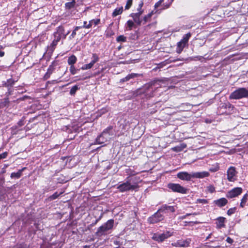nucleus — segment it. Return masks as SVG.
I'll return each instance as SVG.
<instances>
[{
    "label": "nucleus",
    "instance_id": "nucleus-1",
    "mask_svg": "<svg viewBox=\"0 0 248 248\" xmlns=\"http://www.w3.org/2000/svg\"><path fill=\"white\" fill-rule=\"evenodd\" d=\"M157 83V81H152L146 84H145L142 88L138 89L134 93V95L135 96H142V98L145 97L149 98L153 96V93L155 91V89L153 86L155 85Z\"/></svg>",
    "mask_w": 248,
    "mask_h": 248
},
{
    "label": "nucleus",
    "instance_id": "nucleus-2",
    "mask_svg": "<svg viewBox=\"0 0 248 248\" xmlns=\"http://www.w3.org/2000/svg\"><path fill=\"white\" fill-rule=\"evenodd\" d=\"M135 180L134 177H127L125 182L118 185L117 189L122 193L129 191H138L139 185L135 182Z\"/></svg>",
    "mask_w": 248,
    "mask_h": 248
},
{
    "label": "nucleus",
    "instance_id": "nucleus-3",
    "mask_svg": "<svg viewBox=\"0 0 248 248\" xmlns=\"http://www.w3.org/2000/svg\"><path fill=\"white\" fill-rule=\"evenodd\" d=\"M210 173L208 171L192 172L182 171L177 173V177L184 181H190L192 178H203L209 176Z\"/></svg>",
    "mask_w": 248,
    "mask_h": 248
},
{
    "label": "nucleus",
    "instance_id": "nucleus-4",
    "mask_svg": "<svg viewBox=\"0 0 248 248\" xmlns=\"http://www.w3.org/2000/svg\"><path fill=\"white\" fill-rule=\"evenodd\" d=\"M115 132L113 129V126H109L106 128L102 133L98 136L95 140L96 144H101L109 141L114 136Z\"/></svg>",
    "mask_w": 248,
    "mask_h": 248
},
{
    "label": "nucleus",
    "instance_id": "nucleus-5",
    "mask_svg": "<svg viewBox=\"0 0 248 248\" xmlns=\"http://www.w3.org/2000/svg\"><path fill=\"white\" fill-rule=\"evenodd\" d=\"M114 226V220L110 219L99 227L95 234L97 237L106 235L110 233Z\"/></svg>",
    "mask_w": 248,
    "mask_h": 248
},
{
    "label": "nucleus",
    "instance_id": "nucleus-6",
    "mask_svg": "<svg viewBox=\"0 0 248 248\" xmlns=\"http://www.w3.org/2000/svg\"><path fill=\"white\" fill-rule=\"evenodd\" d=\"M173 234V232L171 230L164 231L163 232H156L153 234L152 239L158 243H161L171 236Z\"/></svg>",
    "mask_w": 248,
    "mask_h": 248
},
{
    "label": "nucleus",
    "instance_id": "nucleus-7",
    "mask_svg": "<svg viewBox=\"0 0 248 248\" xmlns=\"http://www.w3.org/2000/svg\"><path fill=\"white\" fill-rule=\"evenodd\" d=\"M248 97V90L245 88H240L231 93L229 96L230 99H239Z\"/></svg>",
    "mask_w": 248,
    "mask_h": 248
},
{
    "label": "nucleus",
    "instance_id": "nucleus-8",
    "mask_svg": "<svg viewBox=\"0 0 248 248\" xmlns=\"http://www.w3.org/2000/svg\"><path fill=\"white\" fill-rule=\"evenodd\" d=\"M164 216L163 213L159 208L156 213L150 217L147 220L150 224H155L161 221L164 220Z\"/></svg>",
    "mask_w": 248,
    "mask_h": 248
},
{
    "label": "nucleus",
    "instance_id": "nucleus-9",
    "mask_svg": "<svg viewBox=\"0 0 248 248\" xmlns=\"http://www.w3.org/2000/svg\"><path fill=\"white\" fill-rule=\"evenodd\" d=\"M168 187L173 192H178L182 194L186 193L187 189L178 184L170 183L168 185Z\"/></svg>",
    "mask_w": 248,
    "mask_h": 248
},
{
    "label": "nucleus",
    "instance_id": "nucleus-10",
    "mask_svg": "<svg viewBox=\"0 0 248 248\" xmlns=\"http://www.w3.org/2000/svg\"><path fill=\"white\" fill-rule=\"evenodd\" d=\"M236 174L235 168L234 167H230L227 170V179L230 182H234L236 180Z\"/></svg>",
    "mask_w": 248,
    "mask_h": 248
},
{
    "label": "nucleus",
    "instance_id": "nucleus-11",
    "mask_svg": "<svg viewBox=\"0 0 248 248\" xmlns=\"http://www.w3.org/2000/svg\"><path fill=\"white\" fill-rule=\"evenodd\" d=\"M242 192V188L235 187L228 191L226 194V197L228 198H233L240 195Z\"/></svg>",
    "mask_w": 248,
    "mask_h": 248
},
{
    "label": "nucleus",
    "instance_id": "nucleus-12",
    "mask_svg": "<svg viewBox=\"0 0 248 248\" xmlns=\"http://www.w3.org/2000/svg\"><path fill=\"white\" fill-rule=\"evenodd\" d=\"M92 59V60L89 63L85 64L81 67V69L82 70L91 69L93 66L94 63L99 61V57L97 56V55L95 53L93 54Z\"/></svg>",
    "mask_w": 248,
    "mask_h": 248
},
{
    "label": "nucleus",
    "instance_id": "nucleus-13",
    "mask_svg": "<svg viewBox=\"0 0 248 248\" xmlns=\"http://www.w3.org/2000/svg\"><path fill=\"white\" fill-rule=\"evenodd\" d=\"M190 243V240L189 239L186 240H179L176 242L172 243V245L176 247H187Z\"/></svg>",
    "mask_w": 248,
    "mask_h": 248
},
{
    "label": "nucleus",
    "instance_id": "nucleus-14",
    "mask_svg": "<svg viewBox=\"0 0 248 248\" xmlns=\"http://www.w3.org/2000/svg\"><path fill=\"white\" fill-rule=\"evenodd\" d=\"M133 19L134 23L137 25V26H140L141 25L142 23V19L141 18V15L140 13H131L130 16Z\"/></svg>",
    "mask_w": 248,
    "mask_h": 248
},
{
    "label": "nucleus",
    "instance_id": "nucleus-15",
    "mask_svg": "<svg viewBox=\"0 0 248 248\" xmlns=\"http://www.w3.org/2000/svg\"><path fill=\"white\" fill-rule=\"evenodd\" d=\"M64 29L62 26H59L57 28L56 31L54 33V40L59 42L62 38V34L64 33Z\"/></svg>",
    "mask_w": 248,
    "mask_h": 248
},
{
    "label": "nucleus",
    "instance_id": "nucleus-16",
    "mask_svg": "<svg viewBox=\"0 0 248 248\" xmlns=\"http://www.w3.org/2000/svg\"><path fill=\"white\" fill-rule=\"evenodd\" d=\"M176 206H170L167 204H163L160 208L163 214L169 212L173 213L175 212Z\"/></svg>",
    "mask_w": 248,
    "mask_h": 248
},
{
    "label": "nucleus",
    "instance_id": "nucleus-17",
    "mask_svg": "<svg viewBox=\"0 0 248 248\" xmlns=\"http://www.w3.org/2000/svg\"><path fill=\"white\" fill-rule=\"evenodd\" d=\"M140 77H142V74L131 73V74H128L125 78L121 79L120 80V83H124V82L129 81L131 79H133V78Z\"/></svg>",
    "mask_w": 248,
    "mask_h": 248
},
{
    "label": "nucleus",
    "instance_id": "nucleus-18",
    "mask_svg": "<svg viewBox=\"0 0 248 248\" xmlns=\"http://www.w3.org/2000/svg\"><path fill=\"white\" fill-rule=\"evenodd\" d=\"M100 22V20L99 19H95L91 20L89 21V24H87V21H84L83 22V25L82 26L83 28L89 29L93 25L96 26L98 25Z\"/></svg>",
    "mask_w": 248,
    "mask_h": 248
},
{
    "label": "nucleus",
    "instance_id": "nucleus-19",
    "mask_svg": "<svg viewBox=\"0 0 248 248\" xmlns=\"http://www.w3.org/2000/svg\"><path fill=\"white\" fill-rule=\"evenodd\" d=\"M228 203V200L225 198H221L214 201V203L219 207H222Z\"/></svg>",
    "mask_w": 248,
    "mask_h": 248
},
{
    "label": "nucleus",
    "instance_id": "nucleus-20",
    "mask_svg": "<svg viewBox=\"0 0 248 248\" xmlns=\"http://www.w3.org/2000/svg\"><path fill=\"white\" fill-rule=\"evenodd\" d=\"M191 33L190 32L187 33L186 34H185L182 38V39L177 44H179V45H182L184 46H186L187 45V42L188 41V40L189 38L191 37Z\"/></svg>",
    "mask_w": 248,
    "mask_h": 248
},
{
    "label": "nucleus",
    "instance_id": "nucleus-21",
    "mask_svg": "<svg viewBox=\"0 0 248 248\" xmlns=\"http://www.w3.org/2000/svg\"><path fill=\"white\" fill-rule=\"evenodd\" d=\"M173 0H171V1L168 4L163 3V5H162V3L163 2V0H160L155 4V8H158L159 6H161V9L168 8L170 6V5H171V3Z\"/></svg>",
    "mask_w": 248,
    "mask_h": 248
},
{
    "label": "nucleus",
    "instance_id": "nucleus-22",
    "mask_svg": "<svg viewBox=\"0 0 248 248\" xmlns=\"http://www.w3.org/2000/svg\"><path fill=\"white\" fill-rule=\"evenodd\" d=\"M2 83H3V84H2L3 86L7 87L8 88V93L10 94V88L12 86V85L14 84L15 81L10 78L7 79L6 82L3 81Z\"/></svg>",
    "mask_w": 248,
    "mask_h": 248
},
{
    "label": "nucleus",
    "instance_id": "nucleus-23",
    "mask_svg": "<svg viewBox=\"0 0 248 248\" xmlns=\"http://www.w3.org/2000/svg\"><path fill=\"white\" fill-rule=\"evenodd\" d=\"M12 63H13L12 62H10L9 65H1V72L2 71L5 72L6 73L5 74L6 75L9 74V76L11 77V72L9 69Z\"/></svg>",
    "mask_w": 248,
    "mask_h": 248
},
{
    "label": "nucleus",
    "instance_id": "nucleus-24",
    "mask_svg": "<svg viewBox=\"0 0 248 248\" xmlns=\"http://www.w3.org/2000/svg\"><path fill=\"white\" fill-rule=\"evenodd\" d=\"M25 169V168H22L21 170H18L17 172H13L11 174L10 177L12 179H18L19 178L21 175L22 171Z\"/></svg>",
    "mask_w": 248,
    "mask_h": 248
},
{
    "label": "nucleus",
    "instance_id": "nucleus-25",
    "mask_svg": "<svg viewBox=\"0 0 248 248\" xmlns=\"http://www.w3.org/2000/svg\"><path fill=\"white\" fill-rule=\"evenodd\" d=\"M226 218L224 217H218L217 218V225L218 228H221L224 226V222Z\"/></svg>",
    "mask_w": 248,
    "mask_h": 248
},
{
    "label": "nucleus",
    "instance_id": "nucleus-26",
    "mask_svg": "<svg viewBox=\"0 0 248 248\" xmlns=\"http://www.w3.org/2000/svg\"><path fill=\"white\" fill-rule=\"evenodd\" d=\"M123 11V7L122 6L120 8H116L112 14L113 17H116V16L122 14Z\"/></svg>",
    "mask_w": 248,
    "mask_h": 248
},
{
    "label": "nucleus",
    "instance_id": "nucleus-27",
    "mask_svg": "<svg viewBox=\"0 0 248 248\" xmlns=\"http://www.w3.org/2000/svg\"><path fill=\"white\" fill-rule=\"evenodd\" d=\"M126 25L128 30L129 31L131 30L133 28H136L137 27V25L134 23V22L131 20H129L127 21Z\"/></svg>",
    "mask_w": 248,
    "mask_h": 248
},
{
    "label": "nucleus",
    "instance_id": "nucleus-28",
    "mask_svg": "<svg viewBox=\"0 0 248 248\" xmlns=\"http://www.w3.org/2000/svg\"><path fill=\"white\" fill-rule=\"evenodd\" d=\"M77 60V59L75 55H73L68 58L67 62L68 64L70 65V66L74 65V64H75Z\"/></svg>",
    "mask_w": 248,
    "mask_h": 248
},
{
    "label": "nucleus",
    "instance_id": "nucleus-29",
    "mask_svg": "<svg viewBox=\"0 0 248 248\" xmlns=\"http://www.w3.org/2000/svg\"><path fill=\"white\" fill-rule=\"evenodd\" d=\"M248 194H246L243 196V198H242V199L241 200V203L240 204V207L243 208L245 206L246 203L248 201Z\"/></svg>",
    "mask_w": 248,
    "mask_h": 248
},
{
    "label": "nucleus",
    "instance_id": "nucleus-30",
    "mask_svg": "<svg viewBox=\"0 0 248 248\" xmlns=\"http://www.w3.org/2000/svg\"><path fill=\"white\" fill-rule=\"evenodd\" d=\"M153 15V12L149 13L148 15L145 16L143 17V19L142 20L143 24H146L147 22H148L150 18H151L152 16Z\"/></svg>",
    "mask_w": 248,
    "mask_h": 248
},
{
    "label": "nucleus",
    "instance_id": "nucleus-31",
    "mask_svg": "<svg viewBox=\"0 0 248 248\" xmlns=\"http://www.w3.org/2000/svg\"><path fill=\"white\" fill-rule=\"evenodd\" d=\"M75 1L66 2L65 4V7L66 9L70 10L71 8L74 7L75 5Z\"/></svg>",
    "mask_w": 248,
    "mask_h": 248
},
{
    "label": "nucleus",
    "instance_id": "nucleus-32",
    "mask_svg": "<svg viewBox=\"0 0 248 248\" xmlns=\"http://www.w3.org/2000/svg\"><path fill=\"white\" fill-rule=\"evenodd\" d=\"M63 193V192H61L60 193H58V192H56L55 193H54L53 195H52L51 196H50L49 197V199L50 200H55L57 198H58L59 197V196H60L61 195H62V194Z\"/></svg>",
    "mask_w": 248,
    "mask_h": 248
},
{
    "label": "nucleus",
    "instance_id": "nucleus-33",
    "mask_svg": "<svg viewBox=\"0 0 248 248\" xmlns=\"http://www.w3.org/2000/svg\"><path fill=\"white\" fill-rule=\"evenodd\" d=\"M82 28V27L81 26H77L75 28L74 30H73L72 34L69 36V39H72L74 38L76 34V31L78 30V29Z\"/></svg>",
    "mask_w": 248,
    "mask_h": 248
},
{
    "label": "nucleus",
    "instance_id": "nucleus-34",
    "mask_svg": "<svg viewBox=\"0 0 248 248\" xmlns=\"http://www.w3.org/2000/svg\"><path fill=\"white\" fill-rule=\"evenodd\" d=\"M79 87L78 85H75L72 87L70 91V94L71 95H74L76 93V92L79 89Z\"/></svg>",
    "mask_w": 248,
    "mask_h": 248
},
{
    "label": "nucleus",
    "instance_id": "nucleus-35",
    "mask_svg": "<svg viewBox=\"0 0 248 248\" xmlns=\"http://www.w3.org/2000/svg\"><path fill=\"white\" fill-rule=\"evenodd\" d=\"M10 119H11V117L8 116H7V113L4 112L2 114V120L3 121V123H5L6 122L9 121L10 120Z\"/></svg>",
    "mask_w": 248,
    "mask_h": 248
},
{
    "label": "nucleus",
    "instance_id": "nucleus-36",
    "mask_svg": "<svg viewBox=\"0 0 248 248\" xmlns=\"http://www.w3.org/2000/svg\"><path fill=\"white\" fill-rule=\"evenodd\" d=\"M116 40L118 42H125L126 41V37L123 35H120L118 36V37L116 39Z\"/></svg>",
    "mask_w": 248,
    "mask_h": 248
},
{
    "label": "nucleus",
    "instance_id": "nucleus-37",
    "mask_svg": "<svg viewBox=\"0 0 248 248\" xmlns=\"http://www.w3.org/2000/svg\"><path fill=\"white\" fill-rule=\"evenodd\" d=\"M208 201L206 199H198L196 200V203H202V204H207L208 203Z\"/></svg>",
    "mask_w": 248,
    "mask_h": 248
},
{
    "label": "nucleus",
    "instance_id": "nucleus-38",
    "mask_svg": "<svg viewBox=\"0 0 248 248\" xmlns=\"http://www.w3.org/2000/svg\"><path fill=\"white\" fill-rule=\"evenodd\" d=\"M133 0H127L126 1V5L125 6V9H129L132 5Z\"/></svg>",
    "mask_w": 248,
    "mask_h": 248
},
{
    "label": "nucleus",
    "instance_id": "nucleus-39",
    "mask_svg": "<svg viewBox=\"0 0 248 248\" xmlns=\"http://www.w3.org/2000/svg\"><path fill=\"white\" fill-rule=\"evenodd\" d=\"M236 210V207L231 208L229 209L227 211V214L229 216H231L233 214Z\"/></svg>",
    "mask_w": 248,
    "mask_h": 248
},
{
    "label": "nucleus",
    "instance_id": "nucleus-40",
    "mask_svg": "<svg viewBox=\"0 0 248 248\" xmlns=\"http://www.w3.org/2000/svg\"><path fill=\"white\" fill-rule=\"evenodd\" d=\"M78 70L74 65L70 66V71L72 75L76 74Z\"/></svg>",
    "mask_w": 248,
    "mask_h": 248
},
{
    "label": "nucleus",
    "instance_id": "nucleus-41",
    "mask_svg": "<svg viewBox=\"0 0 248 248\" xmlns=\"http://www.w3.org/2000/svg\"><path fill=\"white\" fill-rule=\"evenodd\" d=\"M185 47V46H184V45L183 46L179 45V44H177V48L176 52L178 53H179V54L181 53Z\"/></svg>",
    "mask_w": 248,
    "mask_h": 248
},
{
    "label": "nucleus",
    "instance_id": "nucleus-42",
    "mask_svg": "<svg viewBox=\"0 0 248 248\" xmlns=\"http://www.w3.org/2000/svg\"><path fill=\"white\" fill-rule=\"evenodd\" d=\"M221 108H233V106L230 103H228L227 104H223Z\"/></svg>",
    "mask_w": 248,
    "mask_h": 248
},
{
    "label": "nucleus",
    "instance_id": "nucleus-43",
    "mask_svg": "<svg viewBox=\"0 0 248 248\" xmlns=\"http://www.w3.org/2000/svg\"><path fill=\"white\" fill-rule=\"evenodd\" d=\"M54 69H55L54 66L52 64H51V65H49V66L47 69V72L51 74L53 73V72L54 71Z\"/></svg>",
    "mask_w": 248,
    "mask_h": 248
},
{
    "label": "nucleus",
    "instance_id": "nucleus-44",
    "mask_svg": "<svg viewBox=\"0 0 248 248\" xmlns=\"http://www.w3.org/2000/svg\"><path fill=\"white\" fill-rule=\"evenodd\" d=\"M186 147V145H185L183 148H181L179 146H176L173 148V151H176V152H180L182 151L184 148H185Z\"/></svg>",
    "mask_w": 248,
    "mask_h": 248
},
{
    "label": "nucleus",
    "instance_id": "nucleus-45",
    "mask_svg": "<svg viewBox=\"0 0 248 248\" xmlns=\"http://www.w3.org/2000/svg\"><path fill=\"white\" fill-rule=\"evenodd\" d=\"M208 190L210 193H213L215 191V188L213 186H210L208 187Z\"/></svg>",
    "mask_w": 248,
    "mask_h": 248
},
{
    "label": "nucleus",
    "instance_id": "nucleus-46",
    "mask_svg": "<svg viewBox=\"0 0 248 248\" xmlns=\"http://www.w3.org/2000/svg\"><path fill=\"white\" fill-rule=\"evenodd\" d=\"M58 42H59L58 41L54 39L51 44V46H52V47H54L55 46H57Z\"/></svg>",
    "mask_w": 248,
    "mask_h": 248
},
{
    "label": "nucleus",
    "instance_id": "nucleus-47",
    "mask_svg": "<svg viewBox=\"0 0 248 248\" xmlns=\"http://www.w3.org/2000/svg\"><path fill=\"white\" fill-rule=\"evenodd\" d=\"M226 241L227 242V243L230 244H232L233 242V240L230 238V237H228L226 239Z\"/></svg>",
    "mask_w": 248,
    "mask_h": 248
},
{
    "label": "nucleus",
    "instance_id": "nucleus-48",
    "mask_svg": "<svg viewBox=\"0 0 248 248\" xmlns=\"http://www.w3.org/2000/svg\"><path fill=\"white\" fill-rule=\"evenodd\" d=\"M138 12L137 13H140V15H141L143 13V10L142 9V8L139 7L137 8Z\"/></svg>",
    "mask_w": 248,
    "mask_h": 248
},
{
    "label": "nucleus",
    "instance_id": "nucleus-49",
    "mask_svg": "<svg viewBox=\"0 0 248 248\" xmlns=\"http://www.w3.org/2000/svg\"><path fill=\"white\" fill-rule=\"evenodd\" d=\"M9 103V101L8 100V98H5L4 99V101L3 102H2V104L4 106H7V105L8 104V103Z\"/></svg>",
    "mask_w": 248,
    "mask_h": 248
},
{
    "label": "nucleus",
    "instance_id": "nucleus-50",
    "mask_svg": "<svg viewBox=\"0 0 248 248\" xmlns=\"http://www.w3.org/2000/svg\"><path fill=\"white\" fill-rule=\"evenodd\" d=\"M7 154H8V153L6 152L1 154V159L6 158L7 157Z\"/></svg>",
    "mask_w": 248,
    "mask_h": 248
},
{
    "label": "nucleus",
    "instance_id": "nucleus-51",
    "mask_svg": "<svg viewBox=\"0 0 248 248\" xmlns=\"http://www.w3.org/2000/svg\"><path fill=\"white\" fill-rule=\"evenodd\" d=\"M50 75H51V74H50V73H49L48 72H46V74L45 75V76L44 77V78L45 79H47V78H48L50 77Z\"/></svg>",
    "mask_w": 248,
    "mask_h": 248
},
{
    "label": "nucleus",
    "instance_id": "nucleus-52",
    "mask_svg": "<svg viewBox=\"0 0 248 248\" xmlns=\"http://www.w3.org/2000/svg\"><path fill=\"white\" fill-rule=\"evenodd\" d=\"M17 125L19 126H22V125H24V123H23V121H22V120H20L19 121L18 123H17Z\"/></svg>",
    "mask_w": 248,
    "mask_h": 248
},
{
    "label": "nucleus",
    "instance_id": "nucleus-53",
    "mask_svg": "<svg viewBox=\"0 0 248 248\" xmlns=\"http://www.w3.org/2000/svg\"><path fill=\"white\" fill-rule=\"evenodd\" d=\"M198 214H199V213H193V214H188V213H187V214H186V215H185L186 216V217H187V216H190V215H198Z\"/></svg>",
    "mask_w": 248,
    "mask_h": 248
},
{
    "label": "nucleus",
    "instance_id": "nucleus-54",
    "mask_svg": "<svg viewBox=\"0 0 248 248\" xmlns=\"http://www.w3.org/2000/svg\"><path fill=\"white\" fill-rule=\"evenodd\" d=\"M143 5V2L142 1H140V3L139 4L138 7L142 8Z\"/></svg>",
    "mask_w": 248,
    "mask_h": 248
},
{
    "label": "nucleus",
    "instance_id": "nucleus-55",
    "mask_svg": "<svg viewBox=\"0 0 248 248\" xmlns=\"http://www.w3.org/2000/svg\"><path fill=\"white\" fill-rule=\"evenodd\" d=\"M114 244L116 245H120V243L119 241H115L114 242Z\"/></svg>",
    "mask_w": 248,
    "mask_h": 248
},
{
    "label": "nucleus",
    "instance_id": "nucleus-56",
    "mask_svg": "<svg viewBox=\"0 0 248 248\" xmlns=\"http://www.w3.org/2000/svg\"><path fill=\"white\" fill-rule=\"evenodd\" d=\"M17 248H26V246L24 245H20Z\"/></svg>",
    "mask_w": 248,
    "mask_h": 248
},
{
    "label": "nucleus",
    "instance_id": "nucleus-57",
    "mask_svg": "<svg viewBox=\"0 0 248 248\" xmlns=\"http://www.w3.org/2000/svg\"><path fill=\"white\" fill-rule=\"evenodd\" d=\"M186 215H184L183 216H181L180 217V218L181 219H184L185 218H186Z\"/></svg>",
    "mask_w": 248,
    "mask_h": 248
},
{
    "label": "nucleus",
    "instance_id": "nucleus-58",
    "mask_svg": "<svg viewBox=\"0 0 248 248\" xmlns=\"http://www.w3.org/2000/svg\"><path fill=\"white\" fill-rule=\"evenodd\" d=\"M100 112L101 114L104 113L107 110L105 109H102Z\"/></svg>",
    "mask_w": 248,
    "mask_h": 248
},
{
    "label": "nucleus",
    "instance_id": "nucleus-59",
    "mask_svg": "<svg viewBox=\"0 0 248 248\" xmlns=\"http://www.w3.org/2000/svg\"><path fill=\"white\" fill-rule=\"evenodd\" d=\"M97 222H98V221H96V219L95 222L94 223H92V225L93 226V225H95Z\"/></svg>",
    "mask_w": 248,
    "mask_h": 248
},
{
    "label": "nucleus",
    "instance_id": "nucleus-60",
    "mask_svg": "<svg viewBox=\"0 0 248 248\" xmlns=\"http://www.w3.org/2000/svg\"><path fill=\"white\" fill-rule=\"evenodd\" d=\"M4 52L1 51V57H2L3 56H4Z\"/></svg>",
    "mask_w": 248,
    "mask_h": 248
},
{
    "label": "nucleus",
    "instance_id": "nucleus-61",
    "mask_svg": "<svg viewBox=\"0 0 248 248\" xmlns=\"http://www.w3.org/2000/svg\"><path fill=\"white\" fill-rule=\"evenodd\" d=\"M62 35H63V38L65 39L67 36V34H64V33H63V34H62Z\"/></svg>",
    "mask_w": 248,
    "mask_h": 248
},
{
    "label": "nucleus",
    "instance_id": "nucleus-62",
    "mask_svg": "<svg viewBox=\"0 0 248 248\" xmlns=\"http://www.w3.org/2000/svg\"><path fill=\"white\" fill-rule=\"evenodd\" d=\"M62 35H63V38L65 39L67 36V34H64V33H63V34H62Z\"/></svg>",
    "mask_w": 248,
    "mask_h": 248
},
{
    "label": "nucleus",
    "instance_id": "nucleus-63",
    "mask_svg": "<svg viewBox=\"0 0 248 248\" xmlns=\"http://www.w3.org/2000/svg\"><path fill=\"white\" fill-rule=\"evenodd\" d=\"M90 78V76L86 77H85V78H82V79H86L89 78Z\"/></svg>",
    "mask_w": 248,
    "mask_h": 248
},
{
    "label": "nucleus",
    "instance_id": "nucleus-64",
    "mask_svg": "<svg viewBox=\"0 0 248 248\" xmlns=\"http://www.w3.org/2000/svg\"><path fill=\"white\" fill-rule=\"evenodd\" d=\"M101 218V216H100L99 218L96 219V221L98 222L100 220Z\"/></svg>",
    "mask_w": 248,
    "mask_h": 248
}]
</instances>
